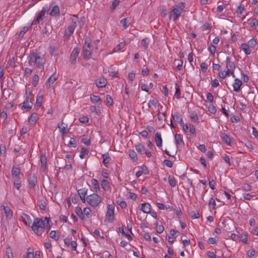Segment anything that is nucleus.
<instances>
[{
    "mask_svg": "<svg viewBox=\"0 0 258 258\" xmlns=\"http://www.w3.org/2000/svg\"><path fill=\"white\" fill-rule=\"evenodd\" d=\"M31 227L37 235L40 236L44 231V223L41 219L36 218L34 219Z\"/></svg>",
    "mask_w": 258,
    "mask_h": 258,
    "instance_id": "2",
    "label": "nucleus"
},
{
    "mask_svg": "<svg viewBox=\"0 0 258 258\" xmlns=\"http://www.w3.org/2000/svg\"><path fill=\"white\" fill-rule=\"evenodd\" d=\"M89 153V150L84 147H82L81 149V152L80 154V157L81 159H83L85 157V155L88 154Z\"/></svg>",
    "mask_w": 258,
    "mask_h": 258,
    "instance_id": "44",
    "label": "nucleus"
},
{
    "mask_svg": "<svg viewBox=\"0 0 258 258\" xmlns=\"http://www.w3.org/2000/svg\"><path fill=\"white\" fill-rule=\"evenodd\" d=\"M244 6L243 5H240L237 8L236 12L238 14H242L244 11Z\"/></svg>",
    "mask_w": 258,
    "mask_h": 258,
    "instance_id": "55",
    "label": "nucleus"
},
{
    "mask_svg": "<svg viewBox=\"0 0 258 258\" xmlns=\"http://www.w3.org/2000/svg\"><path fill=\"white\" fill-rule=\"evenodd\" d=\"M256 43H257L256 40L252 38L248 41L247 44L250 47L254 48L256 46Z\"/></svg>",
    "mask_w": 258,
    "mask_h": 258,
    "instance_id": "43",
    "label": "nucleus"
},
{
    "mask_svg": "<svg viewBox=\"0 0 258 258\" xmlns=\"http://www.w3.org/2000/svg\"><path fill=\"white\" fill-rule=\"evenodd\" d=\"M208 50L212 54H214L216 50V48L214 45L211 44L208 47Z\"/></svg>",
    "mask_w": 258,
    "mask_h": 258,
    "instance_id": "54",
    "label": "nucleus"
},
{
    "mask_svg": "<svg viewBox=\"0 0 258 258\" xmlns=\"http://www.w3.org/2000/svg\"><path fill=\"white\" fill-rule=\"evenodd\" d=\"M189 132L190 133L193 135L194 136H196V128L194 125L192 124H189Z\"/></svg>",
    "mask_w": 258,
    "mask_h": 258,
    "instance_id": "62",
    "label": "nucleus"
},
{
    "mask_svg": "<svg viewBox=\"0 0 258 258\" xmlns=\"http://www.w3.org/2000/svg\"><path fill=\"white\" fill-rule=\"evenodd\" d=\"M164 230V228L163 225H157L156 226V231L158 233H161L163 232Z\"/></svg>",
    "mask_w": 258,
    "mask_h": 258,
    "instance_id": "64",
    "label": "nucleus"
},
{
    "mask_svg": "<svg viewBox=\"0 0 258 258\" xmlns=\"http://www.w3.org/2000/svg\"><path fill=\"white\" fill-rule=\"evenodd\" d=\"M41 161V170L44 172L45 170L46 163H47V158L45 155L41 154L40 157Z\"/></svg>",
    "mask_w": 258,
    "mask_h": 258,
    "instance_id": "17",
    "label": "nucleus"
},
{
    "mask_svg": "<svg viewBox=\"0 0 258 258\" xmlns=\"http://www.w3.org/2000/svg\"><path fill=\"white\" fill-rule=\"evenodd\" d=\"M114 207L113 205H109L107 207V211L106 214V220L111 223L114 219Z\"/></svg>",
    "mask_w": 258,
    "mask_h": 258,
    "instance_id": "6",
    "label": "nucleus"
},
{
    "mask_svg": "<svg viewBox=\"0 0 258 258\" xmlns=\"http://www.w3.org/2000/svg\"><path fill=\"white\" fill-rule=\"evenodd\" d=\"M21 218L22 219V221L27 226H30V225L32 223V220L28 215L25 213H22Z\"/></svg>",
    "mask_w": 258,
    "mask_h": 258,
    "instance_id": "15",
    "label": "nucleus"
},
{
    "mask_svg": "<svg viewBox=\"0 0 258 258\" xmlns=\"http://www.w3.org/2000/svg\"><path fill=\"white\" fill-rule=\"evenodd\" d=\"M129 156L134 161L138 160L137 155L136 152L133 150H129Z\"/></svg>",
    "mask_w": 258,
    "mask_h": 258,
    "instance_id": "39",
    "label": "nucleus"
},
{
    "mask_svg": "<svg viewBox=\"0 0 258 258\" xmlns=\"http://www.w3.org/2000/svg\"><path fill=\"white\" fill-rule=\"evenodd\" d=\"M185 6L183 3H180L174 6L170 12V17L173 21H176L181 15L182 12H184Z\"/></svg>",
    "mask_w": 258,
    "mask_h": 258,
    "instance_id": "3",
    "label": "nucleus"
},
{
    "mask_svg": "<svg viewBox=\"0 0 258 258\" xmlns=\"http://www.w3.org/2000/svg\"><path fill=\"white\" fill-rule=\"evenodd\" d=\"M58 127L59 128L60 133L62 135H64L67 134L66 129L67 127V125L64 124L62 121H61V122L60 123L58 124Z\"/></svg>",
    "mask_w": 258,
    "mask_h": 258,
    "instance_id": "22",
    "label": "nucleus"
},
{
    "mask_svg": "<svg viewBox=\"0 0 258 258\" xmlns=\"http://www.w3.org/2000/svg\"><path fill=\"white\" fill-rule=\"evenodd\" d=\"M170 185L174 187L176 185V181L174 177L171 175H169L168 178Z\"/></svg>",
    "mask_w": 258,
    "mask_h": 258,
    "instance_id": "33",
    "label": "nucleus"
},
{
    "mask_svg": "<svg viewBox=\"0 0 258 258\" xmlns=\"http://www.w3.org/2000/svg\"><path fill=\"white\" fill-rule=\"evenodd\" d=\"M155 140L156 143V145L158 147H161L162 144V140L161 135L160 133H157L155 136Z\"/></svg>",
    "mask_w": 258,
    "mask_h": 258,
    "instance_id": "21",
    "label": "nucleus"
},
{
    "mask_svg": "<svg viewBox=\"0 0 258 258\" xmlns=\"http://www.w3.org/2000/svg\"><path fill=\"white\" fill-rule=\"evenodd\" d=\"M91 184L93 186L94 191L96 192H98L99 191V186L97 180H96V179H92Z\"/></svg>",
    "mask_w": 258,
    "mask_h": 258,
    "instance_id": "27",
    "label": "nucleus"
},
{
    "mask_svg": "<svg viewBox=\"0 0 258 258\" xmlns=\"http://www.w3.org/2000/svg\"><path fill=\"white\" fill-rule=\"evenodd\" d=\"M28 183L29 187L31 189H33L37 182V177L35 175H31L28 178Z\"/></svg>",
    "mask_w": 258,
    "mask_h": 258,
    "instance_id": "11",
    "label": "nucleus"
},
{
    "mask_svg": "<svg viewBox=\"0 0 258 258\" xmlns=\"http://www.w3.org/2000/svg\"><path fill=\"white\" fill-rule=\"evenodd\" d=\"M68 146L69 147H76L77 146V142L75 139L71 138L68 144Z\"/></svg>",
    "mask_w": 258,
    "mask_h": 258,
    "instance_id": "48",
    "label": "nucleus"
},
{
    "mask_svg": "<svg viewBox=\"0 0 258 258\" xmlns=\"http://www.w3.org/2000/svg\"><path fill=\"white\" fill-rule=\"evenodd\" d=\"M120 23L122 25V29H125L128 27L130 24V21L127 18H124L120 21Z\"/></svg>",
    "mask_w": 258,
    "mask_h": 258,
    "instance_id": "37",
    "label": "nucleus"
},
{
    "mask_svg": "<svg viewBox=\"0 0 258 258\" xmlns=\"http://www.w3.org/2000/svg\"><path fill=\"white\" fill-rule=\"evenodd\" d=\"M75 212L81 219L82 220H84L85 217L82 212V209L80 207H77L75 210Z\"/></svg>",
    "mask_w": 258,
    "mask_h": 258,
    "instance_id": "35",
    "label": "nucleus"
},
{
    "mask_svg": "<svg viewBox=\"0 0 258 258\" xmlns=\"http://www.w3.org/2000/svg\"><path fill=\"white\" fill-rule=\"evenodd\" d=\"M174 61H175V62H177V69L178 70H181L182 68L183 61L181 60L177 59H175Z\"/></svg>",
    "mask_w": 258,
    "mask_h": 258,
    "instance_id": "58",
    "label": "nucleus"
},
{
    "mask_svg": "<svg viewBox=\"0 0 258 258\" xmlns=\"http://www.w3.org/2000/svg\"><path fill=\"white\" fill-rule=\"evenodd\" d=\"M216 107L212 104L209 105L208 107V111L212 114H215L216 112Z\"/></svg>",
    "mask_w": 258,
    "mask_h": 258,
    "instance_id": "60",
    "label": "nucleus"
},
{
    "mask_svg": "<svg viewBox=\"0 0 258 258\" xmlns=\"http://www.w3.org/2000/svg\"><path fill=\"white\" fill-rule=\"evenodd\" d=\"M106 80L104 78H101L99 81L96 82V86L98 88H103L106 85Z\"/></svg>",
    "mask_w": 258,
    "mask_h": 258,
    "instance_id": "24",
    "label": "nucleus"
},
{
    "mask_svg": "<svg viewBox=\"0 0 258 258\" xmlns=\"http://www.w3.org/2000/svg\"><path fill=\"white\" fill-rule=\"evenodd\" d=\"M75 28L73 26H69L65 30L64 37L67 40L70 38V36L73 33Z\"/></svg>",
    "mask_w": 258,
    "mask_h": 258,
    "instance_id": "14",
    "label": "nucleus"
},
{
    "mask_svg": "<svg viewBox=\"0 0 258 258\" xmlns=\"http://www.w3.org/2000/svg\"><path fill=\"white\" fill-rule=\"evenodd\" d=\"M49 236L55 241L58 240L59 237L58 232H56V231H51L49 234Z\"/></svg>",
    "mask_w": 258,
    "mask_h": 258,
    "instance_id": "38",
    "label": "nucleus"
},
{
    "mask_svg": "<svg viewBox=\"0 0 258 258\" xmlns=\"http://www.w3.org/2000/svg\"><path fill=\"white\" fill-rule=\"evenodd\" d=\"M43 100V97L42 96H39L38 95L36 98V105L40 107L42 105V102Z\"/></svg>",
    "mask_w": 258,
    "mask_h": 258,
    "instance_id": "45",
    "label": "nucleus"
},
{
    "mask_svg": "<svg viewBox=\"0 0 258 258\" xmlns=\"http://www.w3.org/2000/svg\"><path fill=\"white\" fill-rule=\"evenodd\" d=\"M216 202L213 198H211L209 202V206L215 209L216 208Z\"/></svg>",
    "mask_w": 258,
    "mask_h": 258,
    "instance_id": "51",
    "label": "nucleus"
},
{
    "mask_svg": "<svg viewBox=\"0 0 258 258\" xmlns=\"http://www.w3.org/2000/svg\"><path fill=\"white\" fill-rule=\"evenodd\" d=\"M255 251L253 249L249 250L247 251V255L250 258H255Z\"/></svg>",
    "mask_w": 258,
    "mask_h": 258,
    "instance_id": "53",
    "label": "nucleus"
},
{
    "mask_svg": "<svg viewBox=\"0 0 258 258\" xmlns=\"http://www.w3.org/2000/svg\"><path fill=\"white\" fill-rule=\"evenodd\" d=\"M1 211L4 210L5 216L7 219H11L13 217L12 211L8 206H5L4 205L1 207Z\"/></svg>",
    "mask_w": 258,
    "mask_h": 258,
    "instance_id": "9",
    "label": "nucleus"
},
{
    "mask_svg": "<svg viewBox=\"0 0 258 258\" xmlns=\"http://www.w3.org/2000/svg\"><path fill=\"white\" fill-rule=\"evenodd\" d=\"M23 258H34L33 251H28L26 254L23 255Z\"/></svg>",
    "mask_w": 258,
    "mask_h": 258,
    "instance_id": "57",
    "label": "nucleus"
},
{
    "mask_svg": "<svg viewBox=\"0 0 258 258\" xmlns=\"http://www.w3.org/2000/svg\"><path fill=\"white\" fill-rule=\"evenodd\" d=\"M142 211L144 213H149L151 211V205L149 203H144L142 204L141 209Z\"/></svg>",
    "mask_w": 258,
    "mask_h": 258,
    "instance_id": "18",
    "label": "nucleus"
},
{
    "mask_svg": "<svg viewBox=\"0 0 258 258\" xmlns=\"http://www.w3.org/2000/svg\"><path fill=\"white\" fill-rule=\"evenodd\" d=\"M106 100L107 104L108 105L111 106L112 105L113 99H112L110 95H106Z\"/></svg>",
    "mask_w": 258,
    "mask_h": 258,
    "instance_id": "61",
    "label": "nucleus"
},
{
    "mask_svg": "<svg viewBox=\"0 0 258 258\" xmlns=\"http://www.w3.org/2000/svg\"><path fill=\"white\" fill-rule=\"evenodd\" d=\"M220 138L222 140L223 142H224L226 144L228 145H230L231 144V140L229 136L225 133H223L220 135Z\"/></svg>",
    "mask_w": 258,
    "mask_h": 258,
    "instance_id": "20",
    "label": "nucleus"
},
{
    "mask_svg": "<svg viewBox=\"0 0 258 258\" xmlns=\"http://www.w3.org/2000/svg\"><path fill=\"white\" fill-rule=\"evenodd\" d=\"M79 53V50L76 48H74L72 51L70 56V62L72 64L75 63Z\"/></svg>",
    "mask_w": 258,
    "mask_h": 258,
    "instance_id": "12",
    "label": "nucleus"
},
{
    "mask_svg": "<svg viewBox=\"0 0 258 258\" xmlns=\"http://www.w3.org/2000/svg\"><path fill=\"white\" fill-rule=\"evenodd\" d=\"M46 10L43 8L42 10L38 13L37 17L35 19H34L31 23L30 26L29 27L33 25H36L37 23H38L40 21H41L43 19V18L44 16L45 13L46 12Z\"/></svg>",
    "mask_w": 258,
    "mask_h": 258,
    "instance_id": "8",
    "label": "nucleus"
},
{
    "mask_svg": "<svg viewBox=\"0 0 258 258\" xmlns=\"http://www.w3.org/2000/svg\"><path fill=\"white\" fill-rule=\"evenodd\" d=\"M38 119L37 114L36 113H33L29 119V122L31 124H35Z\"/></svg>",
    "mask_w": 258,
    "mask_h": 258,
    "instance_id": "28",
    "label": "nucleus"
},
{
    "mask_svg": "<svg viewBox=\"0 0 258 258\" xmlns=\"http://www.w3.org/2000/svg\"><path fill=\"white\" fill-rule=\"evenodd\" d=\"M49 15L52 17H55L59 15V9L57 6H55L50 10Z\"/></svg>",
    "mask_w": 258,
    "mask_h": 258,
    "instance_id": "19",
    "label": "nucleus"
},
{
    "mask_svg": "<svg viewBox=\"0 0 258 258\" xmlns=\"http://www.w3.org/2000/svg\"><path fill=\"white\" fill-rule=\"evenodd\" d=\"M191 120L193 122H197L198 120V116L196 113H191L190 115Z\"/></svg>",
    "mask_w": 258,
    "mask_h": 258,
    "instance_id": "49",
    "label": "nucleus"
},
{
    "mask_svg": "<svg viewBox=\"0 0 258 258\" xmlns=\"http://www.w3.org/2000/svg\"><path fill=\"white\" fill-rule=\"evenodd\" d=\"M82 142L84 144L86 145H89L90 144V140L88 138V136L84 135L82 139Z\"/></svg>",
    "mask_w": 258,
    "mask_h": 258,
    "instance_id": "52",
    "label": "nucleus"
},
{
    "mask_svg": "<svg viewBox=\"0 0 258 258\" xmlns=\"http://www.w3.org/2000/svg\"><path fill=\"white\" fill-rule=\"evenodd\" d=\"M91 42L85 40V45L83 49V54L85 59H89L92 56V49L91 47Z\"/></svg>",
    "mask_w": 258,
    "mask_h": 258,
    "instance_id": "5",
    "label": "nucleus"
},
{
    "mask_svg": "<svg viewBox=\"0 0 258 258\" xmlns=\"http://www.w3.org/2000/svg\"><path fill=\"white\" fill-rule=\"evenodd\" d=\"M73 18L72 19V24L70 26H73L75 28L77 26V23L78 21V17L77 15H73Z\"/></svg>",
    "mask_w": 258,
    "mask_h": 258,
    "instance_id": "46",
    "label": "nucleus"
},
{
    "mask_svg": "<svg viewBox=\"0 0 258 258\" xmlns=\"http://www.w3.org/2000/svg\"><path fill=\"white\" fill-rule=\"evenodd\" d=\"M29 28V27H23L18 36V38L21 39L23 37L24 34L28 30Z\"/></svg>",
    "mask_w": 258,
    "mask_h": 258,
    "instance_id": "40",
    "label": "nucleus"
},
{
    "mask_svg": "<svg viewBox=\"0 0 258 258\" xmlns=\"http://www.w3.org/2000/svg\"><path fill=\"white\" fill-rule=\"evenodd\" d=\"M242 85V82L240 80L235 79L232 85L234 91L237 92H239L240 90V87Z\"/></svg>",
    "mask_w": 258,
    "mask_h": 258,
    "instance_id": "13",
    "label": "nucleus"
},
{
    "mask_svg": "<svg viewBox=\"0 0 258 258\" xmlns=\"http://www.w3.org/2000/svg\"><path fill=\"white\" fill-rule=\"evenodd\" d=\"M33 103L29 101V97H26L25 101L23 103V105L21 107V109L26 110H30L32 107Z\"/></svg>",
    "mask_w": 258,
    "mask_h": 258,
    "instance_id": "10",
    "label": "nucleus"
},
{
    "mask_svg": "<svg viewBox=\"0 0 258 258\" xmlns=\"http://www.w3.org/2000/svg\"><path fill=\"white\" fill-rule=\"evenodd\" d=\"M142 170L141 171L142 174H148L149 173V170L145 165H143L141 167Z\"/></svg>",
    "mask_w": 258,
    "mask_h": 258,
    "instance_id": "63",
    "label": "nucleus"
},
{
    "mask_svg": "<svg viewBox=\"0 0 258 258\" xmlns=\"http://www.w3.org/2000/svg\"><path fill=\"white\" fill-rule=\"evenodd\" d=\"M101 185L105 190H108L110 188L108 182L105 179H103L101 181Z\"/></svg>",
    "mask_w": 258,
    "mask_h": 258,
    "instance_id": "36",
    "label": "nucleus"
},
{
    "mask_svg": "<svg viewBox=\"0 0 258 258\" xmlns=\"http://www.w3.org/2000/svg\"><path fill=\"white\" fill-rule=\"evenodd\" d=\"M174 138H175L176 144L177 145H180L181 144H183V141L181 138V136L180 134H176L174 136Z\"/></svg>",
    "mask_w": 258,
    "mask_h": 258,
    "instance_id": "34",
    "label": "nucleus"
},
{
    "mask_svg": "<svg viewBox=\"0 0 258 258\" xmlns=\"http://www.w3.org/2000/svg\"><path fill=\"white\" fill-rule=\"evenodd\" d=\"M119 232L124 235L130 240L132 239V237L127 233L124 231L123 227H120L118 229Z\"/></svg>",
    "mask_w": 258,
    "mask_h": 258,
    "instance_id": "41",
    "label": "nucleus"
},
{
    "mask_svg": "<svg viewBox=\"0 0 258 258\" xmlns=\"http://www.w3.org/2000/svg\"><path fill=\"white\" fill-rule=\"evenodd\" d=\"M137 151L140 154H143L146 150L145 147L141 143H138L135 145Z\"/></svg>",
    "mask_w": 258,
    "mask_h": 258,
    "instance_id": "25",
    "label": "nucleus"
},
{
    "mask_svg": "<svg viewBox=\"0 0 258 258\" xmlns=\"http://www.w3.org/2000/svg\"><path fill=\"white\" fill-rule=\"evenodd\" d=\"M45 62V59L43 56H40L34 51H31L29 58V63L30 66H36L37 68L43 70Z\"/></svg>",
    "mask_w": 258,
    "mask_h": 258,
    "instance_id": "1",
    "label": "nucleus"
},
{
    "mask_svg": "<svg viewBox=\"0 0 258 258\" xmlns=\"http://www.w3.org/2000/svg\"><path fill=\"white\" fill-rule=\"evenodd\" d=\"M87 189L86 188H81L78 190V193L80 197L86 196L87 195Z\"/></svg>",
    "mask_w": 258,
    "mask_h": 258,
    "instance_id": "47",
    "label": "nucleus"
},
{
    "mask_svg": "<svg viewBox=\"0 0 258 258\" xmlns=\"http://www.w3.org/2000/svg\"><path fill=\"white\" fill-rule=\"evenodd\" d=\"M102 156L103 157V160L102 163L105 166L107 167V164L109 163V162L111 160V158L109 155V154L107 153L106 154H103Z\"/></svg>",
    "mask_w": 258,
    "mask_h": 258,
    "instance_id": "29",
    "label": "nucleus"
},
{
    "mask_svg": "<svg viewBox=\"0 0 258 258\" xmlns=\"http://www.w3.org/2000/svg\"><path fill=\"white\" fill-rule=\"evenodd\" d=\"M249 21H250V27L254 29H256L258 26L257 20L255 18H250L249 19Z\"/></svg>",
    "mask_w": 258,
    "mask_h": 258,
    "instance_id": "30",
    "label": "nucleus"
},
{
    "mask_svg": "<svg viewBox=\"0 0 258 258\" xmlns=\"http://www.w3.org/2000/svg\"><path fill=\"white\" fill-rule=\"evenodd\" d=\"M58 75L56 74H53L51 75L46 82L45 85L47 89L51 88V85L54 82L58 79Z\"/></svg>",
    "mask_w": 258,
    "mask_h": 258,
    "instance_id": "7",
    "label": "nucleus"
},
{
    "mask_svg": "<svg viewBox=\"0 0 258 258\" xmlns=\"http://www.w3.org/2000/svg\"><path fill=\"white\" fill-rule=\"evenodd\" d=\"M101 201V197L95 193L87 196V202L92 207H97Z\"/></svg>",
    "mask_w": 258,
    "mask_h": 258,
    "instance_id": "4",
    "label": "nucleus"
},
{
    "mask_svg": "<svg viewBox=\"0 0 258 258\" xmlns=\"http://www.w3.org/2000/svg\"><path fill=\"white\" fill-rule=\"evenodd\" d=\"M163 164L166 166L171 168L173 166V163L171 161L165 159L163 161Z\"/></svg>",
    "mask_w": 258,
    "mask_h": 258,
    "instance_id": "59",
    "label": "nucleus"
},
{
    "mask_svg": "<svg viewBox=\"0 0 258 258\" xmlns=\"http://www.w3.org/2000/svg\"><path fill=\"white\" fill-rule=\"evenodd\" d=\"M149 43H150L149 39L148 38H145L141 40V45L145 49H146L148 47Z\"/></svg>",
    "mask_w": 258,
    "mask_h": 258,
    "instance_id": "31",
    "label": "nucleus"
},
{
    "mask_svg": "<svg viewBox=\"0 0 258 258\" xmlns=\"http://www.w3.org/2000/svg\"><path fill=\"white\" fill-rule=\"evenodd\" d=\"M20 169L18 167L13 166L12 169V177L20 176Z\"/></svg>",
    "mask_w": 258,
    "mask_h": 258,
    "instance_id": "26",
    "label": "nucleus"
},
{
    "mask_svg": "<svg viewBox=\"0 0 258 258\" xmlns=\"http://www.w3.org/2000/svg\"><path fill=\"white\" fill-rule=\"evenodd\" d=\"M91 100L93 103H99V104H100L101 102L100 98L98 96L96 95L91 96Z\"/></svg>",
    "mask_w": 258,
    "mask_h": 258,
    "instance_id": "42",
    "label": "nucleus"
},
{
    "mask_svg": "<svg viewBox=\"0 0 258 258\" xmlns=\"http://www.w3.org/2000/svg\"><path fill=\"white\" fill-rule=\"evenodd\" d=\"M39 81V77L37 75H35L33 77V80H32V85L34 87H36L38 84V82Z\"/></svg>",
    "mask_w": 258,
    "mask_h": 258,
    "instance_id": "50",
    "label": "nucleus"
},
{
    "mask_svg": "<svg viewBox=\"0 0 258 258\" xmlns=\"http://www.w3.org/2000/svg\"><path fill=\"white\" fill-rule=\"evenodd\" d=\"M172 117L177 122L180 123L181 125L183 124L182 119L181 117L180 114L178 112H175L174 114H172Z\"/></svg>",
    "mask_w": 258,
    "mask_h": 258,
    "instance_id": "23",
    "label": "nucleus"
},
{
    "mask_svg": "<svg viewBox=\"0 0 258 258\" xmlns=\"http://www.w3.org/2000/svg\"><path fill=\"white\" fill-rule=\"evenodd\" d=\"M249 45L246 43H242L241 45V48L243 50L246 55H249L251 53V50L249 48Z\"/></svg>",
    "mask_w": 258,
    "mask_h": 258,
    "instance_id": "32",
    "label": "nucleus"
},
{
    "mask_svg": "<svg viewBox=\"0 0 258 258\" xmlns=\"http://www.w3.org/2000/svg\"><path fill=\"white\" fill-rule=\"evenodd\" d=\"M37 204L41 210H44L45 209L46 203L44 201H38Z\"/></svg>",
    "mask_w": 258,
    "mask_h": 258,
    "instance_id": "56",
    "label": "nucleus"
},
{
    "mask_svg": "<svg viewBox=\"0 0 258 258\" xmlns=\"http://www.w3.org/2000/svg\"><path fill=\"white\" fill-rule=\"evenodd\" d=\"M226 68H229L230 70H235L236 65L235 62L231 60L229 56H227L226 59Z\"/></svg>",
    "mask_w": 258,
    "mask_h": 258,
    "instance_id": "16",
    "label": "nucleus"
}]
</instances>
